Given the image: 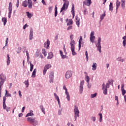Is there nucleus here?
Instances as JSON below:
<instances>
[{
  "label": "nucleus",
  "mask_w": 126,
  "mask_h": 126,
  "mask_svg": "<svg viewBox=\"0 0 126 126\" xmlns=\"http://www.w3.org/2000/svg\"><path fill=\"white\" fill-rule=\"evenodd\" d=\"M90 41L92 43H94L95 40V36H94V32H92L90 34Z\"/></svg>",
  "instance_id": "nucleus-10"
},
{
  "label": "nucleus",
  "mask_w": 126,
  "mask_h": 126,
  "mask_svg": "<svg viewBox=\"0 0 126 126\" xmlns=\"http://www.w3.org/2000/svg\"><path fill=\"white\" fill-rule=\"evenodd\" d=\"M65 78H70L72 76V72L71 71H67L65 75Z\"/></svg>",
  "instance_id": "nucleus-9"
},
{
  "label": "nucleus",
  "mask_w": 126,
  "mask_h": 126,
  "mask_svg": "<svg viewBox=\"0 0 126 126\" xmlns=\"http://www.w3.org/2000/svg\"><path fill=\"white\" fill-rule=\"evenodd\" d=\"M24 84H25V85H27V88H28V87L29 86V80H27V81H25L24 82Z\"/></svg>",
  "instance_id": "nucleus-36"
},
{
  "label": "nucleus",
  "mask_w": 126,
  "mask_h": 126,
  "mask_svg": "<svg viewBox=\"0 0 126 126\" xmlns=\"http://www.w3.org/2000/svg\"><path fill=\"white\" fill-rule=\"evenodd\" d=\"M71 12L72 13H75V12L74 11V3H72Z\"/></svg>",
  "instance_id": "nucleus-33"
},
{
  "label": "nucleus",
  "mask_w": 126,
  "mask_h": 126,
  "mask_svg": "<svg viewBox=\"0 0 126 126\" xmlns=\"http://www.w3.org/2000/svg\"><path fill=\"white\" fill-rule=\"evenodd\" d=\"M52 58H53V53H50L48 54L47 59H52Z\"/></svg>",
  "instance_id": "nucleus-37"
},
{
  "label": "nucleus",
  "mask_w": 126,
  "mask_h": 126,
  "mask_svg": "<svg viewBox=\"0 0 126 126\" xmlns=\"http://www.w3.org/2000/svg\"><path fill=\"white\" fill-rule=\"evenodd\" d=\"M80 21H76V24H77L78 27H79V25H80Z\"/></svg>",
  "instance_id": "nucleus-47"
},
{
  "label": "nucleus",
  "mask_w": 126,
  "mask_h": 126,
  "mask_svg": "<svg viewBox=\"0 0 126 126\" xmlns=\"http://www.w3.org/2000/svg\"><path fill=\"white\" fill-rule=\"evenodd\" d=\"M28 7L29 8H32V0H28Z\"/></svg>",
  "instance_id": "nucleus-24"
},
{
  "label": "nucleus",
  "mask_w": 126,
  "mask_h": 126,
  "mask_svg": "<svg viewBox=\"0 0 126 126\" xmlns=\"http://www.w3.org/2000/svg\"><path fill=\"white\" fill-rule=\"evenodd\" d=\"M110 88V84L108 83H106V86L105 87V88Z\"/></svg>",
  "instance_id": "nucleus-46"
},
{
  "label": "nucleus",
  "mask_w": 126,
  "mask_h": 126,
  "mask_svg": "<svg viewBox=\"0 0 126 126\" xmlns=\"http://www.w3.org/2000/svg\"><path fill=\"white\" fill-rule=\"evenodd\" d=\"M54 95L55 97L56 100H57L59 105H61V101H60V97H59V96H58L56 93H54Z\"/></svg>",
  "instance_id": "nucleus-17"
},
{
  "label": "nucleus",
  "mask_w": 126,
  "mask_h": 126,
  "mask_svg": "<svg viewBox=\"0 0 126 126\" xmlns=\"http://www.w3.org/2000/svg\"><path fill=\"white\" fill-rule=\"evenodd\" d=\"M62 59H65V58H66V56L65 55H62L61 56Z\"/></svg>",
  "instance_id": "nucleus-63"
},
{
  "label": "nucleus",
  "mask_w": 126,
  "mask_h": 126,
  "mask_svg": "<svg viewBox=\"0 0 126 126\" xmlns=\"http://www.w3.org/2000/svg\"><path fill=\"white\" fill-rule=\"evenodd\" d=\"M4 97H5V98H6V97H11V94L8 93L7 94H5Z\"/></svg>",
  "instance_id": "nucleus-45"
},
{
  "label": "nucleus",
  "mask_w": 126,
  "mask_h": 126,
  "mask_svg": "<svg viewBox=\"0 0 126 126\" xmlns=\"http://www.w3.org/2000/svg\"><path fill=\"white\" fill-rule=\"evenodd\" d=\"M40 109H41V111H42V113H43L44 115H45V108H44L43 105H40Z\"/></svg>",
  "instance_id": "nucleus-35"
},
{
  "label": "nucleus",
  "mask_w": 126,
  "mask_h": 126,
  "mask_svg": "<svg viewBox=\"0 0 126 126\" xmlns=\"http://www.w3.org/2000/svg\"><path fill=\"white\" fill-rule=\"evenodd\" d=\"M70 29H72V26L68 27L67 29V30H70Z\"/></svg>",
  "instance_id": "nucleus-58"
},
{
  "label": "nucleus",
  "mask_w": 126,
  "mask_h": 126,
  "mask_svg": "<svg viewBox=\"0 0 126 126\" xmlns=\"http://www.w3.org/2000/svg\"><path fill=\"white\" fill-rule=\"evenodd\" d=\"M99 116L100 117L99 118V122L100 123L102 122V121L103 120V116L102 115V113H99Z\"/></svg>",
  "instance_id": "nucleus-34"
},
{
  "label": "nucleus",
  "mask_w": 126,
  "mask_h": 126,
  "mask_svg": "<svg viewBox=\"0 0 126 126\" xmlns=\"http://www.w3.org/2000/svg\"><path fill=\"white\" fill-rule=\"evenodd\" d=\"M25 110V106H24L22 109V113H24V110Z\"/></svg>",
  "instance_id": "nucleus-61"
},
{
  "label": "nucleus",
  "mask_w": 126,
  "mask_h": 126,
  "mask_svg": "<svg viewBox=\"0 0 126 126\" xmlns=\"http://www.w3.org/2000/svg\"><path fill=\"white\" fill-rule=\"evenodd\" d=\"M85 55H86V58L87 59V61L88 62L89 57H88V52H87V51H86Z\"/></svg>",
  "instance_id": "nucleus-40"
},
{
  "label": "nucleus",
  "mask_w": 126,
  "mask_h": 126,
  "mask_svg": "<svg viewBox=\"0 0 126 126\" xmlns=\"http://www.w3.org/2000/svg\"><path fill=\"white\" fill-rule=\"evenodd\" d=\"M0 90H1V86L3 85V83H4V82L5 81V79H6V77L4 76L3 74H1L0 75Z\"/></svg>",
  "instance_id": "nucleus-5"
},
{
  "label": "nucleus",
  "mask_w": 126,
  "mask_h": 126,
  "mask_svg": "<svg viewBox=\"0 0 126 126\" xmlns=\"http://www.w3.org/2000/svg\"><path fill=\"white\" fill-rule=\"evenodd\" d=\"M91 2V0H86L83 1L84 4H85V5H87V6H90Z\"/></svg>",
  "instance_id": "nucleus-12"
},
{
  "label": "nucleus",
  "mask_w": 126,
  "mask_h": 126,
  "mask_svg": "<svg viewBox=\"0 0 126 126\" xmlns=\"http://www.w3.org/2000/svg\"><path fill=\"white\" fill-rule=\"evenodd\" d=\"M83 85H84V81H82L80 84V94H82L83 91Z\"/></svg>",
  "instance_id": "nucleus-11"
},
{
  "label": "nucleus",
  "mask_w": 126,
  "mask_h": 126,
  "mask_svg": "<svg viewBox=\"0 0 126 126\" xmlns=\"http://www.w3.org/2000/svg\"><path fill=\"white\" fill-rule=\"evenodd\" d=\"M58 15V10H55V17Z\"/></svg>",
  "instance_id": "nucleus-59"
},
{
  "label": "nucleus",
  "mask_w": 126,
  "mask_h": 126,
  "mask_svg": "<svg viewBox=\"0 0 126 126\" xmlns=\"http://www.w3.org/2000/svg\"><path fill=\"white\" fill-rule=\"evenodd\" d=\"M16 6L17 7L19 6V0H17Z\"/></svg>",
  "instance_id": "nucleus-53"
},
{
  "label": "nucleus",
  "mask_w": 126,
  "mask_h": 126,
  "mask_svg": "<svg viewBox=\"0 0 126 126\" xmlns=\"http://www.w3.org/2000/svg\"><path fill=\"white\" fill-rule=\"evenodd\" d=\"M8 43V38H6V41H5V46H7V43Z\"/></svg>",
  "instance_id": "nucleus-48"
},
{
  "label": "nucleus",
  "mask_w": 126,
  "mask_h": 126,
  "mask_svg": "<svg viewBox=\"0 0 126 126\" xmlns=\"http://www.w3.org/2000/svg\"><path fill=\"white\" fill-rule=\"evenodd\" d=\"M74 118L75 121H76L77 118H79V110H78V107L76 105L74 106Z\"/></svg>",
  "instance_id": "nucleus-4"
},
{
  "label": "nucleus",
  "mask_w": 126,
  "mask_h": 126,
  "mask_svg": "<svg viewBox=\"0 0 126 126\" xmlns=\"http://www.w3.org/2000/svg\"><path fill=\"white\" fill-rule=\"evenodd\" d=\"M44 46L45 48H46V49H49L50 47V41H49V39L47 40L46 42L44 43Z\"/></svg>",
  "instance_id": "nucleus-15"
},
{
  "label": "nucleus",
  "mask_w": 126,
  "mask_h": 126,
  "mask_svg": "<svg viewBox=\"0 0 126 126\" xmlns=\"http://www.w3.org/2000/svg\"><path fill=\"white\" fill-rule=\"evenodd\" d=\"M36 72H37V69H34L32 73V77H35L36 75Z\"/></svg>",
  "instance_id": "nucleus-27"
},
{
  "label": "nucleus",
  "mask_w": 126,
  "mask_h": 126,
  "mask_svg": "<svg viewBox=\"0 0 126 126\" xmlns=\"http://www.w3.org/2000/svg\"><path fill=\"white\" fill-rule=\"evenodd\" d=\"M26 13H27V15L29 18H31V17H32V16H33V15H32L29 12H27Z\"/></svg>",
  "instance_id": "nucleus-32"
},
{
  "label": "nucleus",
  "mask_w": 126,
  "mask_h": 126,
  "mask_svg": "<svg viewBox=\"0 0 126 126\" xmlns=\"http://www.w3.org/2000/svg\"><path fill=\"white\" fill-rule=\"evenodd\" d=\"M121 91L122 92V95L123 96L125 95V94H126V90H125V89L121 90Z\"/></svg>",
  "instance_id": "nucleus-41"
},
{
  "label": "nucleus",
  "mask_w": 126,
  "mask_h": 126,
  "mask_svg": "<svg viewBox=\"0 0 126 126\" xmlns=\"http://www.w3.org/2000/svg\"><path fill=\"white\" fill-rule=\"evenodd\" d=\"M52 8H53V6H50L48 8L49 13H52Z\"/></svg>",
  "instance_id": "nucleus-44"
},
{
  "label": "nucleus",
  "mask_w": 126,
  "mask_h": 126,
  "mask_svg": "<svg viewBox=\"0 0 126 126\" xmlns=\"http://www.w3.org/2000/svg\"><path fill=\"white\" fill-rule=\"evenodd\" d=\"M52 67V65L50 64H47L44 66V69L43 70V75H45L46 74V72H47V70L49 69V68H51Z\"/></svg>",
  "instance_id": "nucleus-8"
},
{
  "label": "nucleus",
  "mask_w": 126,
  "mask_h": 126,
  "mask_svg": "<svg viewBox=\"0 0 126 126\" xmlns=\"http://www.w3.org/2000/svg\"><path fill=\"white\" fill-rule=\"evenodd\" d=\"M30 40H32L33 39V30H30V33L29 36Z\"/></svg>",
  "instance_id": "nucleus-21"
},
{
  "label": "nucleus",
  "mask_w": 126,
  "mask_h": 126,
  "mask_svg": "<svg viewBox=\"0 0 126 126\" xmlns=\"http://www.w3.org/2000/svg\"><path fill=\"white\" fill-rule=\"evenodd\" d=\"M5 101H6V98L5 96H3V109L5 110L6 109V104H5Z\"/></svg>",
  "instance_id": "nucleus-14"
},
{
  "label": "nucleus",
  "mask_w": 126,
  "mask_h": 126,
  "mask_svg": "<svg viewBox=\"0 0 126 126\" xmlns=\"http://www.w3.org/2000/svg\"><path fill=\"white\" fill-rule=\"evenodd\" d=\"M86 12H87V9H85L84 11V14L85 15H86Z\"/></svg>",
  "instance_id": "nucleus-62"
},
{
  "label": "nucleus",
  "mask_w": 126,
  "mask_h": 126,
  "mask_svg": "<svg viewBox=\"0 0 126 126\" xmlns=\"http://www.w3.org/2000/svg\"><path fill=\"white\" fill-rule=\"evenodd\" d=\"M71 41L70 42V45L71 46V51L72 52V56H75L76 53L74 51L75 49V41L73 40V34H72L70 36Z\"/></svg>",
  "instance_id": "nucleus-1"
},
{
  "label": "nucleus",
  "mask_w": 126,
  "mask_h": 126,
  "mask_svg": "<svg viewBox=\"0 0 126 126\" xmlns=\"http://www.w3.org/2000/svg\"><path fill=\"white\" fill-rule=\"evenodd\" d=\"M86 81H87V82L88 83H89L90 78H89V77L88 76H87L86 77Z\"/></svg>",
  "instance_id": "nucleus-49"
},
{
  "label": "nucleus",
  "mask_w": 126,
  "mask_h": 126,
  "mask_svg": "<svg viewBox=\"0 0 126 126\" xmlns=\"http://www.w3.org/2000/svg\"><path fill=\"white\" fill-rule=\"evenodd\" d=\"M120 5H121V2H120L119 0H117L116 1V11L118 10V8H119Z\"/></svg>",
  "instance_id": "nucleus-25"
},
{
  "label": "nucleus",
  "mask_w": 126,
  "mask_h": 126,
  "mask_svg": "<svg viewBox=\"0 0 126 126\" xmlns=\"http://www.w3.org/2000/svg\"><path fill=\"white\" fill-rule=\"evenodd\" d=\"M7 65H9V63H10V57H9V54L7 55Z\"/></svg>",
  "instance_id": "nucleus-26"
},
{
  "label": "nucleus",
  "mask_w": 126,
  "mask_h": 126,
  "mask_svg": "<svg viewBox=\"0 0 126 126\" xmlns=\"http://www.w3.org/2000/svg\"><path fill=\"white\" fill-rule=\"evenodd\" d=\"M63 1H64L63 4L61 8L60 12H63V11L66 9L68 7V5H69V1H68V0H63Z\"/></svg>",
  "instance_id": "nucleus-2"
},
{
  "label": "nucleus",
  "mask_w": 126,
  "mask_h": 126,
  "mask_svg": "<svg viewBox=\"0 0 126 126\" xmlns=\"http://www.w3.org/2000/svg\"><path fill=\"white\" fill-rule=\"evenodd\" d=\"M104 85H105V84H103L102 85V90L103 91V94L104 95H107V94H108V91L107 88H105Z\"/></svg>",
  "instance_id": "nucleus-16"
},
{
  "label": "nucleus",
  "mask_w": 126,
  "mask_h": 126,
  "mask_svg": "<svg viewBox=\"0 0 126 126\" xmlns=\"http://www.w3.org/2000/svg\"><path fill=\"white\" fill-rule=\"evenodd\" d=\"M49 78H50V83H52L53 82V79H54V72H52L50 73L49 75Z\"/></svg>",
  "instance_id": "nucleus-13"
},
{
  "label": "nucleus",
  "mask_w": 126,
  "mask_h": 126,
  "mask_svg": "<svg viewBox=\"0 0 126 126\" xmlns=\"http://www.w3.org/2000/svg\"><path fill=\"white\" fill-rule=\"evenodd\" d=\"M41 2L43 3V4L46 5V2L45 1V0H42Z\"/></svg>",
  "instance_id": "nucleus-60"
},
{
  "label": "nucleus",
  "mask_w": 126,
  "mask_h": 126,
  "mask_svg": "<svg viewBox=\"0 0 126 126\" xmlns=\"http://www.w3.org/2000/svg\"><path fill=\"white\" fill-rule=\"evenodd\" d=\"M27 27H28V26L27 25V24H25L24 27H23V29L25 30L26 29Z\"/></svg>",
  "instance_id": "nucleus-57"
},
{
  "label": "nucleus",
  "mask_w": 126,
  "mask_h": 126,
  "mask_svg": "<svg viewBox=\"0 0 126 126\" xmlns=\"http://www.w3.org/2000/svg\"><path fill=\"white\" fill-rule=\"evenodd\" d=\"M101 37H98L97 40V44H96V47H97V50H98L99 53H101Z\"/></svg>",
  "instance_id": "nucleus-6"
},
{
  "label": "nucleus",
  "mask_w": 126,
  "mask_h": 126,
  "mask_svg": "<svg viewBox=\"0 0 126 126\" xmlns=\"http://www.w3.org/2000/svg\"><path fill=\"white\" fill-rule=\"evenodd\" d=\"M92 120L93 122H95V121H96V118L94 117H92Z\"/></svg>",
  "instance_id": "nucleus-56"
},
{
  "label": "nucleus",
  "mask_w": 126,
  "mask_h": 126,
  "mask_svg": "<svg viewBox=\"0 0 126 126\" xmlns=\"http://www.w3.org/2000/svg\"><path fill=\"white\" fill-rule=\"evenodd\" d=\"M32 116H34V114L33 113V111L31 110L30 111V113H28L27 115L26 116V117L27 118V117H31Z\"/></svg>",
  "instance_id": "nucleus-22"
},
{
  "label": "nucleus",
  "mask_w": 126,
  "mask_h": 126,
  "mask_svg": "<svg viewBox=\"0 0 126 126\" xmlns=\"http://www.w3.org/2000/svg\"><path fill=\"white\" fill-rule=\"evenodd\" d=\"M113 82H113V80H112V79L109 80L107 82V83H108L109 84H111V83H113Z\"/></svg>",
  "instance_id": "nucleus-51"
},
{
  "label": "nucleus",
  "mask_w": 126,
  "mask_h": 126,
  "mask_svg": "<svg viewBox=\"0 0 126 126\" xmlns=\"http://www.w3.org/2000/svg\"><path fill=\"white\" fill-rule=\"evenodd\" d=\"M28 6V1H27V0L24 1L22 3V6L24 7H27Z\"/></svg>",
  "instance_id": "nucleus-18"
},
{
  "label": "nucleus",
  "mask_w": 126,
  "mask_h": 126,
  "mask_svg": "<svg viewBox=\"0 0 126 126\" xmlns=\"http://www.w3.org/2000/svg\"><path fill=\"white\" fill-rule=\"evenodd\" d=\"M8 11V18H10L12 12V4L11 3V2H10L9 3Z\"/></svg>",
  "instance_id": "nucleus-7"
},
{
  "label": "nucleus",
  "mask_w": 126,
  "mask_h": 126,
  "mask_svg": "<svg viewBox=\"0 0 126 126\" xmlns=\"http://www.w3.org/2000/svg\"><path fill=\"white\" fill-rule=\"evenodd\" d=\"M76 21H80V19H79V17H78V16H76L75 17Z\"/></svg>",
  "instance_id": "nucleus-52"
},
{
  "label": "nucleus",
  "mask_w": 126,
  "mask_h": 126,
  "mask_svg": "<svg viewBox=\"0 0 126 126\" xmlns=\"http://www.w3.org/2000/svg\"><path fill=\"white\" fill-rule=\"evenodd\" d=\"M122 89H125V84L124 83L121 85V90Z\"/></svg>",
  "instance_id": "nucleus-54"
},
{
  "label": "nucleus",
  "mask_w": 126,
  "mask_h": 126,
  "mask_svg": "<svg viewBox=\"0 0 126 126\" xmlns=\"http://www.w3.org/2000/svg\"><path fill=\"white\" fill-rule=\"evenodd\" d=\"M27 121L30 123V124H31V125H32V126H37L38 125V121L35 120V118H32L31 117H28L27 118Z\"/></svg>",
  "instance_id": "nucleus-3"
},
{
  "label": "nucleus",
  "mask_w": 126,
  "mask_h": 126,
  "mask_svg": "<svg viewBox=\"0 0 126 126\" xmlns=\"http://www.w3.org/2000/svg\"><path fill=\"white\" fill-rule=\"evenodd\" d=\"M26 53L27 54V59L28 60V59H29V53H28V51H26Z\"/></svg>",
  "instance_id": "nucleus-55"
},
{
  "label": "nucleus",
  "mask_w": 126,
  "mask_h": 126,
  "mask_svg": "<svg viewBox=\"0 0 126 126\" xmlns=\"http://www.w3.org/2000/svg\"><path fill=\"white\" fill-rule=\"evenodd\" d=\"M2 22H3V25L5 26V25L6 24V22H7V19L6 18L3 17L2 18Z\"/></svg>",
  "instance_id": "nucleus-23"
},
{
  "label": "nucleus",
  "mask_w": 126,
  "mask_h": 126,
  "mask_svg": "<svg viewBox=\"0 0 126 126\" xmlns=\"http://www.w3.org/2000/svg\"><path fill=\"white\" fill-rule=\"evenodd\" d=\"M63 89L64 90H65V93H67L68 92H67V89L66 88V87H65V85H64V86H63Z\"/></svg>",
  "instance_id": "nucleus-42"
},
{
  "label": "nucleus",
  "mask_w": 126,
  "mask_h": 126,
  "mask_svg": "<svg viewBox=\"0 0 126 126\" xmlns=\"http://www.w3.org/2000/svg\"><path fill=\"white\" fill-rule=\"evenodd\" d=\"M31 68H30V71H32L33 68H34V65L32 63H30Z\"/></svg>",
  "instance_id": "nucleus-38"
},
{
  "label": "nucleus",
  "mask_w": 126,
  "mask_h": 126,
  "mask_svg": "<svg viewBox=\"0 0 126 126\" xmlns=\"http://www.w3.org/2000/svg\"><path fill=\"white\" fill-rule=\"evenodd\" d=\"M125 5H126V3H122L121 6H122V8H123V9H125Z\"/></svg>",
  "instance_id": "nucleus-43"
},
{
  "label": "nucleus",
  "mask_w": 126,
  "mask_h": 126,
  "mask_svg": "<svg viewBox=\"0 0 126 126\" xmlns=\"http://www.w3.org/2000/svg\"><path fill=\"white\" fill-rule=\"evenodd\" d=\"M92 70H96L97 69V63H94L92 65Z\"/></svg>",
  "instance_id": "nucleus-20"
},
{
  "label": "nucleus",
  "mask_w": 126,
  "mask_h": 126,
  "mask_svg": "<svg viewBox=\"0 0 126 126\" xmlns=\"http://www.w3.org/2000/svg\"><path fill=\"white\" fill-rule=\"evenodd\" d=\"M106 16V12H104V13L102 15H100V21H102V20H103V19H104V17Z\"/></svg>",
  "instance_id": "nucleus-30"
},
{
  "label": "nucleus",
  "mask_w": 126,
  "mask_h": 126,
  "mask_svg": "<svg viewBox=\"0 0 126 126\" xmlns=\"http://www.w3.org/2000/svg\"><path fill=\"white\" fill-rule=\"evenodd\" d=\"M66 95V99L68 101H70V96L69 95V94L68 93H65Z\"/></svg>",
  "instance_id": "nucleus-28"
},
{
  "label": "nucleus",
  "mask_w": 126,
  "mask_h": 126,
  "mask_svg": "<svg viewBox=\"0 0 126 126\" xmlns=\"http://www.w3.org/2000/svg\"><path fill=\"white\" fill-rule=\"evenodd\" d=\"M123 40H126V35L124 36L123 37Z\"/></svg>",
  "instance_id": "nucleus-64"
},
{
  "label": "nucleus",
  "mask_w": 126,
  "mask_h": 126,
  "mask_svg": "<svg viewBox=\"0 0 126 126\" xmlns=\"http://www.w3.org/2000/svg\"><path fill=\"white\" fill-rule=\"evenodd\" d=\"M113 8H114V7L113 6V3L110 2L109 4V10L113 11Z\"/></svg>",
  "instance_id": "nucleus-29"
},
{
  "label": "nucleus",
  "mask_w": 126,
  "mask_h": 126,
  "mask_svg": "<svg viewBox=\"0 0 126 126\" xmlns=\"http://www.w3.org/2000/svg\"><path fill=\"white\" fill-rule=\"evenodd\" d=\"M97 96V93H95L94 94H92L91 95V98H94V97H96Z\"/></svg>",
  "instance_id": "nucleus-39"
},
{
  "label": "nucleus",
  "mask_w": 126,
  "mask_h": 126,
  "mask_svg": "<svg viewBox=\"0 0 126 126\" xmlns=\"http://www.w3.org/2000/svg\"><path fill=\"white\" fill-rule=\"evenodd\" d=\"M81 42H82V37L80 36L79 40V50L81 48Z\"/></svg>",
  "instance_id": "nucleus-19"
},
{
  "label": "nucleus",
  "mask_w": 126,
  "mask_h": 126,
  "mask_svg": "<svg viewBox=\"0 0 126 126\" xmlns=\"http://www.w3.org/2000/svg\"><path fill=\"white\" fill-rule=\"evenodd\" d=\"M123 44L124 47H126V40H124L123 41Z\"/></svg>",
  "instance_id": "nucleus-50"
},
{
  "label": "nucleus",
  "mask_w": 126,
  "mask_h": 126,
  "mask_svg": "<svg viewBox=\"0 0 126 126\" xmlns=\"http://www.w3.org/2000/svg\"><path fill=\"white\" fill-rule=\"evenodd\" d=\"M73 23V22L72 21V20L69 19V22L67 24V26H69L70 25H72Z\"/></svg>",
  "instance_id": "nucleus-31"
}]
</instances>
